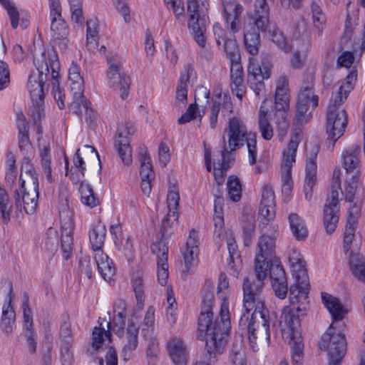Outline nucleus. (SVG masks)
<instances>
[{"label": "nucleus", "mask_w": 365, "mask_h": 365, "mask_svg": "<svg viewBox=\"0 0 365 365\" xmlns=\"http://www.w3.org/2000/svg\"><path fill=\"white\" fill-rule=\"evenodd\" d=\"M34 63L38 71V75L31 74L29 77L27 88L33 101L43 98V83L51 81V93L60 109L65 107V94L60 87L58 57L53 48L43 49L40 53L36 54Z\"/></svg>", "instance_id": "2"}, {"label": "nucleus", "mask_w": 365, "mask_h": 365, "mask_svg": "<svg viewBox=\"0 0 365 365\" xmlns=\"http://www.w3.org/2000/svg\"><path fill=\"white\" fill-rule=\"evenodd\" d=\"M247 83L256 96H259L260 93L264 88V79L269 78L271 74L269 69H267L262 73L259 65L254 61H250L247 68Z\"/></svg>", "instance_id": "23"}, {"label": "nucleus", "mask_w": 365, "mask_h": 365, "mask_svg": "<svg viewBox=\"0 0 365 365\" xmlns=\"http://www.w3.org/2000/svg\"><path fill=\"white\" fill-rule=\"evenodd\" d=\"M39 157L41 160V165L44 172L46 180L48 182H53L52 168H51V157L49 144L40 145Z\"/></svg>", "instance_id": "44"}, {"label": "nucleus", "mask_w": 365, "mask_h": 365, "mask_svg": "<svg viewBox=\"0 0 365 365\" xmlns=\"http://www.w3.org/2000/svg\"><path fill=\"white\" fill-rule=\"evenodd\" d=\"M308 283H307V284H303L295 282V284L290 287V305L289 307L306 306L308 298Z\"/></svg>", "instance_id": "34"}, {"label": "nucleus", "mask_w": 365, "mask_h": 365, "mask_svg": "<svg viewBox=\"0 0 365 365\" xmlns=\"http://www.w3.org/2000/svg\"><path fill=\"white\" fill-rule=\"evenodd\" d=\"M262 108V106H261L259 115V129L262 137L264 140H269L273 137V129L267 117V111H264Z\"/></svg>", "instance_id": "46"}, {"label": "nucleus", "mask_w": 365, "mask_h": 365, "mask_svg": "<svg viewBox=\"0 0 365 365\" xmlns=\"http://www.w3.org/2000/svg\"><path fill=\"white\" fill-rule=\"evenodd\" d=\"M213 32L220 50L225 53L230 63L240 61L241 56L236 40L227 38L225 31L218 24L213 26Z\"/></svg>", "instance_id": "20"}, {"label": "nucleus", "mask_w": 365, "mask_h": 365, "mask_svg": "<svg viewBox=\"0 0 365 365\" xmlns=\"http://www.w3.org/2000/svg\"><path fill=\"white\" fill-rule=\"evenodd\" d=\"M94 258L101 277L108 282L113 280L115 267L109 257L103 251H98L94 253Z\"/></svg>", "instance_id": "32"}, {"label": "nucleus", "mask_w": 365, "mask_h": 365, "mask_svg": "<svg viewBox=\"0 0 365 365\" xmlns=\"http://www.w3.org/2000/svg\"><path fill=\"white\" fill-rule=\"evenodd\" d=\"M291 231L298 241H304L308 236V230L304 220L297 213H291L288 217Z\"/></svg>", "instance_id": "40"}, {"label": "nucleus", "mask_w": 365, "mask_h": 365, "mask_svg": "<svg viewBox=\"0 0 365 365\" xmlns=\"http://www.w3.org/2000/svg\"><path fill=\"white\" fill-rule=\"evenodd\" d=\"M347 222L344 235V251L347 253L354 238L356 225L360 216V207H349L347 211Z\"/></svg>", "instance_id": "26"}, {"label": "nucleus", "mask_w": 365, "mask_h": 365, "mask_svg": "<svg viewBox=\"0 0 365 365\" xmlns=\"http://www.w3.org/2000/svg\"><path fill=\"white\" fill-rule=\"evenodd\" d=\"M138 327L130 322L127 327V343L124 345L122 351L124 360H128L131 356L132 352L136 349L138 344Z\"/></svg>", "instance_id": "35"}, {"label": "nucleus", "mask_w": 365, "mask_h": 365, "mask_svg": "<svg viewBox=\"0 0 365 365\" xmlns=\"http://www.w3.org/2000/svg\"><path fill=\"white\" fill-rule=\"evenodd\" d=\"M242 231L244 245L249 246L251 244L252 237L255 232V224L252 217L247 216L246 219L242 220Z\"/></svg>", "instance_id": "59"}, {"label": "nucleus", "mask_w": 365, "mask_h": 365, "mask_svg": "<svg viewBox=\"0 0 365 365\" xmlns=\"http://www.w3.org/2000/svg\"><path fill=\"white\" fill-rule=\"evenodd\" d=\"M51 19V35L55 41L61 40V45L63 48L67 46L68 40L66 39L68 34V29L66 24L61 17V13H54L50 14Z\"/></svg>", "instance_id": "30"}, {"label": "nucleus", "mask_w": 365, "mask_h": 365, "mask_svg": "<svg viewBox=\"0 0 365 365\" xmlns=\"http://www.w3.org/2000/svg\"><path fill=\"white\" fill-rule=\"evenodd\" d=\"M302 139L301 128H294L292 130L287 149L284 153V162L282 165V170L292 171V168L295 163L296 152Z\"/></svg>", "instance_id": "28"}, {"label": "nucleus", "mask_w": 365, "mask_h": 365, "mask_svg": "<svg viewBox=\"0 0 365 365\" xmlns=\"http://www.w3.org/2000/svg\"><path fill=\"white\" fill-rule=\"evenodd\" d=\"M135 130L134 125L129 123H120L117 129L114 146L122 162L127 165L132 163L129 135H133Z\"/></svg>", "instance_id": "15"}, {"label": "nucleus", "mask_w": 365, "mask_h": 365, "mask_svg": "<svg viewBox=\"0 0 365 365\" xmlns=\"http://www.w3.org/2000/svg\"><path fill=\"white\" fill-rule=\"evenodd\" d=\"M225 132L227 133V143L231 151L242 147L249 134L243 121L236 117L230 119L228 128Z\"/></svg>", "instance_id": "18"}, {"label": "nucleus", "mask_w": 365, "mask_h": 365, "mask_svg": "<svg viewBox=\"0 0 365 365\" xmlns=\"http://www.w3.org/2000/svg\"><path fill=\"white\" fill-rule=\"evenodd\" d=\"M98 24L96 20L87 21V45L91 47H97L98 41Z\"/></svg>", "instance_id": "56"}, {"label": "nucleus", "mask_w": 365, "mask_h": 365, "mask_svg": "<svg viewBox=\"0 0 365 365\" xmlns=\"http://www.w3.org/2000/svg\"><path fill=\"white\" fill-rule=\"evenodd\" d=\"M168 350L175 365H186L187 354L184 342L179 338L173 337L168 343Z\"/></svg>", "instance_id": "31"}, {"label": "nucleus", "mask_w": 365, "mask_h": 365, "mask_svg": "<svg viewBox=\"0 0 365 365\" xmlns=\"http://www.w3.org/2000/svg\"><path fill=\"white\" fill-rule=\"evenodd\" d=\"M81 201L84 205H98L100 202L94 196L93 190L89 185L81 187Z\"/></svg>", "instance_id": "64"}, {"label": "nucleus", "mask_w": 365, "mask_h": 365, "mask_svg": "<svg viewBox=\"0 0 365 365\" xmlns=\"http://www.w3.org/2000/svg\"><path fill=\"white\" fill-rule=\"evenodd\" d=\"M230 360L232 365H247L245 354L241 341L232 344Z\"/></svg>", "instance_id": "49"}, {"label": "nucleus", "mask_w": 365, "mask_h": 365, "mask_svg": "<svg viewBox=\"0 0 365 365\" xmlns=\"http://www.w3.org/2000/svg\"><path fill=\"white\" fill-rule=\"evenodd\" d=\"M141 178V190L145 195H149L151 191V181L155 178V173L153 170L150 156L145 151L140 153Z\"/></svg>", "instance_id": "25"}, {"label": "nucleus", "mask_w": 365, "mask_h": 365, "mask_svg": "<svg viewBox=\"0 0 365 365\" xmlns=\"http://www.w3.org/2000/svg\"><path fill=\"white\" fill-rule=\"evenodd\" d=\"M306 315V306H285L281 311L279 327L282 337L289 340L292 361L299 365L303 358L304 344L301 334V318Z\"/></svg>", "instance_id": "3"}, {"label": "nucleus", "mask_w": 365, "mask_h": 365, "mask_svg": "<svg viewBox=\"0 0 365 365\" xmlns=\"http://www.w3.org/2000/svg\"><path fill=\"white\" fill-rule=\"evenodd\" d=\"M290 267L292 269V275L295 278L297 283H301L303 284H307V283H308L304 261L292 265Z\"/></svg>", "instance_id": "61"}, {"label": "nucleus", "mask_w": 365, "mask_h": 365, "mask_svg": "<svg viewBox=\"0 0 365 365\" xmlns=\"http://www.w3.org/2000/svg\"><path fill=\"white\" fill-rule=\"evenodd\" d=\"M359 176L356 175L348 176L344 186V199L345 203L354 202V195L357 187Z\"/></svg>", "instance_id": "48"}, {"label": "nucleus", "mask_w": 365, "mask_h": 365, "mask_svg": "<svg viewBox=\"0 0 365 365\" xmlns=\"http://www.w3.org/2000/svg\"><path fill=\"white\" fill-rule=\"evenodd\" d=\"M223 16H241L244 6L237 0H223Z\"/></svg>", "instance_id": "53"}, {"label": "nucleus", "mask_w": 365, "mask_h": 365, "mask_svg": "<svg viewBox=\"0 0 365 365\" xmlns=\"http://www.w3.org/2000/svg\"><path fill=\"white\" fill-rule=\"evenodd\" d=\"M46 249L51 252L54 253L57 251L58 247V232L56 229L50 227L46 231V238L45 241Z\"/></svg>", "instance_id": "63"}, {"label": "nucleus", "mask_w": 365, "mask_h": 365, "mask_svg": "<svg viewBox=\"0 0 365 365\" xmlns=\"http://www.w3.org/2000/svg\"><path fill=\"white\" fill-rule=\"evenodd\" d=\"M258 215L260 221L259 229L261 227H267L271 230L270 226H276L272 223L275 218L274 207H259Z\"/></svg>", "instance_id": "47"}, {"label": "nucleus", "mask_w": 365, "mask_h": 365, "mask_svg": "<svg viewBox=\"0 0 365 365\" xmlns=\"http://www.w3.org/2000/svg\"><path fill=\"white\" fill-rule=\"evenodd\" d=\"M213 221L215 225L214 236L220 240H225L229 252L228 269L230 274L237 276L241 267L242 260L238 252L236 241L232 235H227L224 229V217L222 207H214Z\"/></svg>", "instance_id": "7"}, {"label": "nucleus", "mask_w": 365, "mask_h": 365, "mask_svg": "<svg viewBox=\"0 0 365 365\" xmlns=\"http://www.w3.org/2000/svg\"><path fill=\"white\" fill-rule=\"evenodd\" d=\"M178 207H158V215H161V227L159 235L152 244L169 245L174 234L173 224L177 222L179 217Z\"/></svg>", "instance_id": "14"}, {"label": "nucleus", "mask_w": 365, "mask_h": 365, "mask_svg": "<svg viewBox=\"0 0 365 365\" xmlns=\"http://www.w3.org/2000/svg\"><path fill=\"white\" fill-rule=\"evenodd\" d=\"M132 287L137 300V306L142 308L145 300L143 280L139 274H134L132 279Z\"/></svg>", "instance_id": "55"}, {"label": "nucleus", "mask_w": 365, "mask_h": 365, "mask_svg": "<svg viewBox=\"0 0 365 365\" xmlns=\"http://www.w3.org/2000/svg\"><path fill=\"white\" fill-rule=\"evenodd\" d=\"M320 349L327 350L329 365H339L346 351L345 336L341 333H331V328L325 332L319 343Z\"/></svg>", "instance_id": "9"}, {"label": "nucleus", "mask_w": 365, "mask_h": 365, "mask_svg": "<svg viewBox=\"0 0 365 365\" xmlns=\"http://www.w3.org/2000/svg\"><path fill=\"white\" fill-rule=\"evenodd\" d=\"M108 68L107 78L109 86L120 91L122 99H125L129 93L130 78L123 71V66L120 61L113 56L107 57Z\"/></svg>", "instance_id": "11"}, {"label": "nucleus", "mask_w": 365, "mask_h": 365, "mask_svg": "<svg viewBox=\"0 0 365 365\" xmlns=\"http://www.w3.org/2000/svg\"><path fill=\"white\" fill-rule=\"evenodd\" d=\"M199 240L197 233L191 230L185 243V249L182 251L185 269L187 272H192L198 263Z\"/></svg>", "instance_id": "21"}, {"label": "nucleus", "mask_w": 365, "mask_h": 365, "mask_svg": "<svg viewBox=\"0 0 365 365\" xmlns=\"http://www.w3.org/2000/svg\"><path fill=\"white\" fill-rule=\"evenodd\" d=\"M80 67L76 63L72 62L68 69V80L71 82L70 87L73 100L69 103L68 108L72 113L79 117H81L85 113L91 118L93 111L90 107L91 103L83 96V79L80 74Z\"/></svg>", "instance_id": "6"}, {"label": "nucleus", "mask_w": 365, "mask_h": 365, "mask_svg": "<svg viewBox=\"0 0 365 365\" xmlns=\"http://www.w3.org/2000/svg\"><path fill=\"white\" fill-rule=\"evenodd\" d=\"M253 14L243 27L244 43L247 51L252 56L259 53V31L264 32L269 23V8L266 0H255Z\"/></svg>", "instance_id": "4"}, {"label": "nucleus", "mask_w": 365, "mask_h": 365, "mask_svg": "<svg viewBox=\"0 0 365 365\" xmlns=\"http://www.w3.org/2000/svg\"><path fill=\"white\" fill-rule=\"evenodd\" d=\"M344 200V192L341 187V180L339 175L334 174L330 191L327 195V203L324 205H337Z\"/></svg>", "instance_id": "43"}, {"label": "nucleus", "mask_w": 365, "mask_h": 365, "mask_svg": "<svg viewBox=\"0 0 365 365\" xmlns=\"http://www.w3.org/2000/svg\"><path fill=\"white\" fill-rule=\"evenodd\" d=\"M31 176L32 178L34 188L31 191L26 192L24 189V183L25 181L21 179V175L20 176V190L21 194L17 190L15 193V205H29V204H34V205H37V200L38 198V182L36 177H34L33 174L30 172Z\"/></svg>", "instance_id": "27"}, {"label": "nucleus", "mask_w": 365, "mask_h": 365, "mask_svg": "<svg viewBox=\"0 0 365 365\" xmlns=\"http://www.w3.org/2000/svg\"><path fill=\"white\" fill-rule=\"evenodd\" d=\"M319 98L314 95L313 87L311 85H307L301 88L296 107V115L294 120V128L302 127L307 123L312 118V111L308 113L310 103H312V110L318 106Z\"/></svg>", "instance_id": "10"}, {"label": "nucleus", "mask_w": 365, "mask_h": 365, "mask_svg": "<svg viewBox=\"0 0 365 365\" xmlns=\"http://www.w3.org/2000/svg\"><path fill=\"white\" fill-rule=\"evenodd\" d=\"M269 311L262 306L258 309L255 307L252 310H246L239 322L241 329L246 330L247 338L252 349L255 351L259 349V344L263 340L269 341Z\"/></svg>", "instance_id": "5"}, {"label": "nucleus", "mask_w": 365, "mask_h": 365, "mask_svg": "<svg viewBox=\"0 0 365 365\" xmlns=\"http://www.w3.org/2000/svg\"><path fill=\"white\" fill-rule=\"evenodd\" d=\"M319 148L317 145L306 146L307 162L306 175L304 185L305 198L310 200L312 197L313 188L317 182V163L316 160Z\"/></svg>", "instance_id": "17"}, {"label": "nucleus", "mask_w": 365, "mask_h": 365, "mask_svg": "<svg viewBox=\"0 0 365 365\" xmlns=\"http://www.w3.org/2000/svg\"><path fill=\"white\" fill-rule=\"evenodd\" d=\"M230 78L232 86L243 83V70L240 61L230 63Z\"/></svg>", "instance_id": "62"}, {"label": "nucleus", "mask_w": 365, "mask_h": 365, "mask_svg": "<svg viewBox=\"0 0 365 365\" xmlns=\"http://www.w3.org/2000/svg\"><path fill=\"white\" fill-rule=\"evenodd\" d=\"M361 148L356 145H352L345 149L341 154L342 165L346 170L348 176L360 175L359 172V158Z\"/></svg>", "instance_id": "24"}, {"label": "nucleus", "mask_w": 365, "mask_h": 365, "mask_svg": "<svg viewBox=\"0 0 365 365\" xmlns=\"http://www.w3.org/2000/svg\"><path fill=\"white\" fill-rule=\"evenodd\" d=\"M357 71L355 69H352L346 78L344 82L339 86L340 90L344 91V96L341 97L340 100H336V101L340 102L341 101H346L349 93L354 89V83L356 81Z\"/></svg>", "instance_id": "58"}, {"label": "nucleus", "mask_w": 365, "mask_h": 365, "mask_svg": "<svg viewBox=\"0 0 365 365\" xmlns=\"http://www.w3.org/2000/svg\"><path fill=\"white\" fill-rule=\"evenodd\" d=\"M187 11L189 13L188 27L197 43L204 47V33L209 21L208 4L206 0H187Z\"/></svg>", "instance_id": "8"}, {"label": "nucleus", "mask_w": 365, "mask_h": 365, "mask_svg": "<svg viewBox=\"0 0 365 365\" xmlns=\"http://www.w3.org/2000/svg\"><path fill=\"white\" fill-rule=\"evenodd\" d=\"M269 273L275 295L279 299H284L287 294L288 284L284 269L278 258L271 261Z\"/></svg>", "instance_id": "19"}, {"label": "nucleus", "mask_w": 365, "mask_h": 365, "mask_svg": "<svg viewBox=\"0 0 365 365\" xmlns=\"http://www.w3.org/2000/svg\"><path fill=\"white\" fill-rule=\"evenodd\" d=\"M289 93H275L274 96V108L277 113H279L282 122L278 124L280 128L279 135L282 137L286 134V130L288 128V123L286 120L287 110L289 108Z\"/></svg>", "instance_id": "29"}, {"label": "nucleus", "mask_w": 365, "mask_h": 365, "mask_svg": "<svg viewBox=\"0 0 365 365\" xmlns=\"http://www.w3.org/2000/svg\"><path fill=\"white\" fill-rule=\"evenodd\" d=\"M202 294V308L198 317V338H205V356L210 363H212L217 360V355L221 354L225 350L231 328L230 312L227 303L222 302L219 317L213 321V286L210 283H206Z\"/></svg>", "instance_id": "1"}, {"label": "nucleus", "mask_w": 365, "mask_h": 365, "mask_svg": "<svg viewBox=\"0 0 365 365\" xmlns=\"http://www.w3.org/2000/svg\"><path fill=\"white\" fill-rule=\"evenodd\" d=\"M61 230H73V210L71 207H61L59 210Z\"/></svg>", "instance_id": "54"}, {"label": "nucleus", "mask_w": 365, "mask_h": 365, "mask_svg": "<svg viewBox=\"0 0 365 365\" xmlns=\"http://www.w3.org/2000/svg\"><path fill=\"white\" fill-rule=\"evenodd\" d=\"M150 250L157 256V277L159 284L165 286L169 277L168 272V250L169 246L165 244H152Z\"/></svg>", "instance_id": "22"}, {"label": "nucleus", "mask_w": 365, "mask_h": 365, "mask_svg": "<svg viewBox=\"0 0 365 365\" xmlns=\"http://www.w3.org/2000/svg\"><path fill=\"white\" fill-rule=\"evenodd\" d=\"M339 220V207H324L323 210V226L328 235H331L336 230Z\"/></svg>", "instance_id": "39"}, {"label": "nucleus", "mask_w": 365, "mask_h": 365, "mask_svg": "<svg viewBox=\"0 0 365 365\" xmlns=\"http://www.w3.org/2000/svg\"><path fill=\"white\" fill-rule=\"evenodd\" d=\"M261 227L260 236L257 243L255 256L264 259H274L275 257L276 238L277 236V226Z\"/></svg>", "instance_id": "16"}, {"label": "nucleus", "mask_w": 365, "mask_h": 365, "mask_svg": "<svg viewBox=\"0 0 365 365\" xmlns=\"http://www.w3.org/2000/svg\"><path fill=\"white\" fill-rule=\"evenodd\" d=\"M350 255L349 263L351 270L360 281L365 282V259H360L358 255H353L352 251Z\"/></svg>", "instance_id": "45"}, {"label": "nucleus", "mask_w": 365, "mask_h": 365, "mask_svg": "<svg viewBox=\"0 0 365 365\" xmlns=\"http://www.w3.org/2000/svg\"><path fill=\"white\" fill-rule=\"evenodd\" d=\"M104 336L110 338L111 336L110 331H105L103 328L101 327H94L92 333V347L95 350H98L102 346Z\"/></svg>", "instance_id": "60"}, {"label": "nucleus", "mask_w": 365, "mask_h": 365, "mask_svg": "<svg viewBox=\"0 0 365 365\" xmlns=\"http://www.w3.org/2000/svg\"><path fill=\"white\" fill-rule=\"evenodd\" d=\"M73 230H61V250L63 252V258L68 259L71 255L73 239Z\"/></svg>", "instance_id": "52"}, {"label": "nucleus", "mask_w": 365, "mask_h": 365, "mask_svg": "<svg viewBox=\"0 0 365 365\" xmlns=\"http://www.w3.org/2000/svg\"><path fill=\"white\" fill-rule=\"evenodd\" d=\"M264 287V280L256 279L253 275H249L244 279L242 289L244 294V307L245 310H252L255 307L262 309L264 306L262 292Z\"/></svg>", "instance_id": "13"}, {"label": "nucleus", "mask_w": 365, "mask_h": 365, "mask_svg": "<svg viewBox=\"0 0 365 365\" xmlns=\"http://www.w3.org/2000/svg\"><path fill=\"white\" fill-rule=\"evenodd\" d=\"M272 259H263L255 256V273L252 274L256 279L264 280L269 270V264Z\"/></svg>", "instance_id": "51"}, {"label": "nucleus", "mask_w": 365, "mask_h": 365, "mask_svg": "<svg viewBox=\"0 0 365 365\" xmlns=\"http://www.w3.org/2000/svg\"><path fill=\"white\" fill-rule=\"evenodd\" d=\"M347 125V114L339 107L328 106L327 113V141L334 147L336 141L344 134Z\"/></svg>", "instance_id": "12"}, {"label": "nucleus", "mask_w": 365, "mask_h": 365, "mask_svg": "<svg viewBox=\"0 0 365 365\" xmlns=\"http://www.w3.org/2000/svg\"><path fill=\"white\" fill-rule=\"evenodd\" d=\"M12 286L10 285V291L9 294V302L3 306L2 316L1 319V328L2 331L9 334L13 331L15 323V312L11 306V300L13 298Z\"/></svg>", "instance_id": "33"}, {"label": "nucleus", "mask_w": 365, "mask_h": 365, "mask_svg": "<svg viewBox=\"0 0 365 365\" xmlns=\"http://www.w3.org/2000/svg\"><path fill=\"white\" fill-rule=\"evenodd\" d=\"M194 68L192 65L187 64L184 68V73H182L178 80V84L176 89V101L185 104L187 98V83L188 82L190 76L194 73Z\"/></svg>", "instance_id": "37"}, {"label": "nucleus", "mask_w": 365, "mask_h": 365, "mask_svg": "<svg viewBox=\"0 0 365 365\" xmlns=\"http://www.w3.org/2000/svg\"><path fill=\"white\" fill-rule=\"evenodd\" d=\"M216 98L212 106L209 118L210 127L212 129H215L217 126L218 114L221 106L223 105L227 110L231 108V103L228 96L219 94L216 96Z\"/></svg>", "instance_id": "42"}, {"label": "nucleus", "mask_w": 365, "mask_h": 365, "mask_svg": "<svg viewBox=\"0 0 365 365\" xmlns=\"http://www.w3.org/2000/svg\"><path fill=\"white\" fill-rule=\"evenodd\" d=\"M227 190L230 198L233 202H238L241 198V184L240 179L235 175H230L227 180Z\"/></svg>", "instance_id": "50"}, {"label": "nucleus", "mask_w": 365, "mask_h": 365, "mask_svg": "<svg viewBox=\"0 0 365 365\" xmlns=\"http://www.w3.org/2000/svg\"><path fill=\"white\" fill-rule=\"evenodd\" d=\"M322 300L334 320H341L346 312L339 300L326 293H322Z\"/></svg>", "instance_id": "38"}, {"label": "nucleus", "mask_w": 365, "mask_h": 365, "mask_svg": "<svg viewBox=\"0 0 365 365\" xmlns=\"http://www.w3.org/2000/svg\"><path fill=\"white\" fill-rule=\"evenodd\" d=\"M357 71L355 69H352L346 78L344 82L339 86L340 90L344 91V96L341 97L340 100H336V101L340 102L341 101H346L349 93L354 89V83L356 81Z\"/></svg>", "instance_id": "57"}, {"label": "nucleus", "mask_w": 365, "mask_h": 365, "mask_svg": "<svg viewBox=\"0 0 365 365\" xmlns=\"http://www.w3.org/2000/svg\"><path fill=\"white\" fill-rule=\"evenodd\" d=\"M321 0H312L310 3V13L312 14V23L317 29L318 36H321L324 29L326 17L322 9Z\"/></svg>", "instance_id": "41"}, {"label": "nucleus", "mask_w": 365, "mask_h": 365, "mask_svg": "<svg viewBox=\"0 0 365 365\" xmlns=\"http://www.w3.org/2000/svg\"><path fill=\"white\" fill-rule=\"evenodd\" d=\"M106 235V226L100 222L92 226L89 232V240L91 248L95 252L103 251Z\"/></svg>", "instance_id": "36"}]
</instances>
